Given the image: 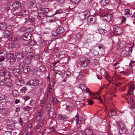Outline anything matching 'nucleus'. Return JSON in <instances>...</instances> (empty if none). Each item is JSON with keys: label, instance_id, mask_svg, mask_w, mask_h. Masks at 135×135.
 I'll use <instances>...</instances> for the list:
<instances>
[{"label": "nucleus", "instance_id": "29", "mask_svg": "<svg viewBox=\"0 0 135 135\" xmlns=\"http://www.w3.org/2000/svg\"><path fill=\"white\" fill-rule=\"evenodd\" d=\"M41 124L42 125H40H40L38 124L36 126L35 129L37 131H39L41 130V129L42 127L43 126L42 125V124Z\"/></svg>", "mask_w": 135, "mask_h": 135}, {"label": "nucleus", "instance_id": "24", "mask_svg": "<svg viewBox=\"0 0 135 135\" xmlns=\"http://www.w3.org/2000/svg\"><path fill=\"white\" fill-rule=\"evenodd\" d=\"M7 54V51L3 49L0 50V57H4Z\"/></svg>", "mask_w": 135, "mask_h": 135}, {"label": "nucleus", "instance_id": "23", "mask_svg": "<svg viewBox=\"0 0 135 135\" xmlns=\"http://www.w3.org/2000/svg\"><path fill=\"white\" fill-rule=\"evenodd\" d=\"M109 0H102L100 2L101 5L103 6H105L109 3Z\"/></svg>", "mask_w": 135, "mask_h": 135}, {"label": "nucleus", "instance_id": "11", "mask_svg": "<svg viewBox=\"0 0 135 135\" xmlns=\"http://www.w3.org/2000/svg\"><path fill=\"white\" fill-rule=\"evenodd\" d=\"M87 19L88 22L91 24H94L95 21L94 17L91 16L87 17Z\"/></svg>", "mask_w": 135, "mask_h": 135}, {"label": "nucleus", "instance_id": "28", "mask_svg": "<svg viewBox=\"0 0 135 135\" xmlns=\"http://www.w3.org/2000/svg\"><path fill=\"white\" fill-rule=\"evenodd\" d=\"M22 15L21 16H25L27 15L28 14L29 12L28 11L26 10H23L21 11Z\"/></svg>", "mask_w": 135, "mask_h": 135}, {"label": "nucleus", "instance_id": "54", "mask_svg": "<svg viewBox=\"0 0 135 135\" xmlns=\"http://www.w3.org/2000/svg\"><path fill=\"white\" fill-rule=\"evenodd\" d=\"M54 18L52 16H50V19L49 20V21L50 22H52L55 21Z\"/></svg>", "mask_w": 135, "mask_h": 135}, {"label": "nucleus", "instance_id": "47", "mask_svg": "<svg viewBox=\"0 0 135 135\" xmlns=\"http://www.w3.org/2000/svg\"><path fill=\"white\" fill-rule=\"evenodd\" d=\"M27 30V28L25 27H22L20 29V30L22 32L25 31Z\"/></svg>", "mask_w": 135, "mask_h": 135}, {"label": "nucleus", "instance_id": "37", "mask_svg": "<svg viewBox=\"0 0 135 135\" xmlns=\"http://www.w3.org/2000/svg\"><path fill=\"white\" fill-rule=\"evenodd\" d=\"M86 86L84 84H81L79 86V88L81 89L83 91L85 90Z\"/></svg>", "mask_w": 135, "mask_h": 135}, {"label": "nucleus", "instance_id": "30", "mask_svg": "<svg viewBox=\"0 0 135 135\" xmlns=\"http://www.w3.org/2000/svg\"><path fill=\"white\" fill-rule=\"evenodd\" d=\"M10 32L9 31L6 30L4 32V38H7L10 35Z\"/></svg>", "mask_w": 135, "mask_h": 135}, {"label": "nucleus", "instance_id": "52", "mask_svg": "<svg viewBox=\"0 0 135 135\" xmlns=\"http://www.w3.org/2000/svg\"><path fill=\"white\" fill-rule=\"evenodd\" d=\"M55 73L57 74L61 75H62V73L59 70H55Z\"/></svg>", "mask_w": 135, "mask_h": 135}, {"label": "nucleus", "instance_id": "58", "mask_svg": "<svg viewBox=\"0 0 135 135\" xmlns=\"http://www.w3.org/2000/svg\"><path fill=\"white\" fill-rule=\"evenodd\" d=\"M42 65V63L41 61L39 60L37 61V66L38 67L39 66H41Z\"/></svg>", "mask_w": 135, "mask_h": 135}, {"label": "nucleus", "instance_id": "62", "mask_svg": "<svg viewBox=\"0 0 135 135\" xmlns=\"http://www.w3.org/2000/svg\"><path fill=\"white\" fill-rule=\"evenodd\" d=\"M35 58L36 59H39L40 57V56L38 54H37V55H35Z\"/></svg>", "mask_w": 135, "mask_h": 135}, {"label": "nucleus", "instance_id": "56", "mask_svg": "<svg viewBox=\"0 0 135 135\" xmlns=\"http://www.w3.org/2000/svg\"><path fill=\"white\" fill-rule=\"evenodd\" d=\"M35 18L33 17H31L28 19V21L31 23L35 21Z\"/></svg>", "mask_w": 135, "mask_h": 135}, {"label": "nucleus", "instance_id": "43", "mask_svg": "<svg viewBox=\"0 0 135 135\" xmlns=\"http://www.w3.org/2000/svg\"><path fill=\"white\" fill-rule=\"evenodd\" d=\"M81 38V35L80 34H78L76 35V38L75 40L79 41V40Z\"/></svg>", "mask_w": 135, "mask_h": 135}, {"label": "nucleus", "instance_id": "2", "mask_svg": "<svg viewBox=\"0 0 135 135\" xmlns=\"http://www.w3.org/2000/svg\"><path fill=\"white\" fill-rule=\"evenodd\" d=\"M79 64L82 68H86L90 64V62L87 58L82 57L81 58L80 60Z\"/></svg>", "mask_w": 135, "mask_h": 135}, {"label": "nucleus", "instance_id": "14", "mask_svg": "<svg viewBox=\"0 0 135 135\" xmlns=\"http://www.w3.org/2000/svg\"><path fill=\"white\" fill-rule=\"evenodd\" d=\"M45 107V108L47 110H49L51 112H54V109L53 107H51V105L49 103H46Z\"/></svg>", "mask_w": 135, "mask_h": 135}, {"label": "nucleus", "instance_id": "1", "mask_svg": "<svg viewBox=\"0 0 135 135\" xmlns=\"http://www.w3.org/2000/svg\"><path fill=\"white\" fill-rule=\"evenodd\" d=\"M64 31L63 27L61 26H59L56 31L53 32L52 36L53 37H56L57 38H59L60 36V35L63 33Z\"/></svg>", "mask_w": 135, "mask_h": 135}, {"label": "nucleus", "instance_id": "32", "mask_svg": "<svg viewBox=\"0 0 135 135\" xmlns=\"http://www.w3.org/2000/svg\"><path fill=\"white\" fill-rule=\"evenodd\" d=\"M98 32L100 34H104L107 32V31L104 29L99 28L98 29Z\"/></svg>", "mask_w": 135, "mask_h": 135}, {"label": "nucleus", "instance_id": "64", "mask_svg": "<svg viewBox=\"0 0 135 135\" xmlns=\"http://www.w3.org/2000/svg\"><path fill=\"white\" fill-rule=\"evenodd\" d=\"M82 75L80 74H79V75L77 76V79L78 80H80L82 78Z\"/></svg>", "mask_w": 135, "mask_h": 135}, {"label": "nucleus", "instance_id": "13", "mask_svg": "<svg viewBox=\"0 0 135 135\" xmlns=\"http://www.w3.org/2000/svg\"><path fill=\"white\" fill-rule=\"evenodd\" d=\"M7 57L10 59L11 62H13L16 60V59L14 56V55L11 53H9L7 54Z\"/></svg>", "mask_w": 135, "mask_h": 135}, {"label": "nucleus", "instance_id": "10", "mask_svg": "<svg viewBox=\"0 0 135 135\" xmlns=\"http://www.w3.org/2000/svg\"><path fill=\"white\" fill-rule=\"evenodd\" d=\"M38 13L37 17L39 20H40L43 19L46 16V14L44 13L43 12L41 11L40 10L39 11L38 10Z\"/></svg>", "mask_w": 135, "mask_h": 135}, {"label": "nucleus", "instance_id": "50", "mask_svg": "<svg viewBox=\"0 0 135 135\" xmlns=\"http://www.w3.org/2000/svg\"><path fill=\"white\" fill-rule=\"evenodd\" d=\"M27 89L25 87H23L20 90V92L22 93H24Z\"/></svg>", "mask_w": 135, "mask_h": 135}, {"label": "nucleus", "instance_id": "41", "mask_svg": "<svg viewBox=\"0 0 135 135\" xmlns=\"http://www.w3.org/2000/svg\"><path fill=\"white\" fill-rule=\"evenodd\" d=\"M12 94L14 97H16L18 95V92L16 90H14L13 91Z\"/></svg>", "mask_w": 135, "mask_h": 135}, {"label": "nucleus", "instance_id": "9", "mask_svg": "<svg viewBox=\"0 0 135 135\" xmlns=\"http://www.w3.org/2000/svg\"><path fill=\"white\" fill-rule=\"evenodd\" d=\"M21 5V3L18 1L13 3L12 4V6L14 10L16 11L20 7Z\"/></svg>", "mask_w": 135, "mask_h": 135}, {"label": "nucleus", "instance_id": "55", "mask_svg": "<svg viewBox=\"0 0 135 135\" xmlns=\"http://www.w3.org/2000/svg\"><path fill=\"white\" fill-rule=\"evenodd\" d=\"M25 66L24 63L23 62L19 64V67L21 69H23Z\"/></svg>", "mask_w": 135, "mask_h": 135}, {"label": "nucleus", "instance_id": "42", "mask_svg": "<svg viewBox=\"0 0 135 135\" xmlns=\"http://www.w3.org/2000/svg\"><path fill=\"white\" fill-rule=\"evenodd\" d=\"M97 94L99 96V97H97L95 96V97L93 98V99H97L98 100H99L101 102H102V99L101 98V97H100L99 95V93H97Z\"/></svg>", "mask_w": 135, "mask_h": 135}, {"label": "nucleus", "instance_id": "26", "mask_svg": "<svg viewBox=\"0 0 135 135\" xmlns=\"http://www.w3.org/2000/svg\"><path fill=\"white\" fill-rule=\"evenodd\" d=\"M132 14L130 13V10L128 9H126L124 10V15L127 17H128Z\"/></svg>", "mask_w": 135, "mask_h": 135}, {"label": "nucleus", "instance_id": "48", "mask_svg": "<svg viewBox=\"0 0 135 135\" xmlns=\"http://www.w3.org/2000/svg\"><path fill=\"white\" fill-rule=\"evenodd\" d=\"M81 69H82V70L81 71L82 72L84 73V74H87L89 72V71L85 69H83V68H82Z\"/></svg>", "mask_w": 135, "mask_h": 135}, {"label": "nucleus", "instance_id": "53", "mask_svg": "<svg viewBox=\"0 0 135 135\" xmlns=\"http://www.w3.org/2000/svg\"><path fill=\"white\" fill-rule=\"evenodd\" d=\"M3 135H12V134L10 132L6 131L3 133Z\"/></svg>", "mask_w": 135, "mask_h": 135}, {"label": "nucleus", "instance_id": "20", "mask_svg": "<svg viewBox=\"0 0 135 135\" xmlns=\"http://www.w3.org/2000/svg\"><path fill=\"white\" fill-rule=\"evenodd\" d=\"M7 28V25L4 22L0 23V29L2 30H5Z\"/></svg>", "mask_w": 135, "mask_h": 135}, {"label": "nucleus", "instance_id": "8", "mask_svg": "<svg viewBox=\"0 0 135 135\" xmlns=\"http://www.w3.org/2000/svg\"><path fill=\"white\" fill-rule=\"evenodd\" d=\"M31 36V34L29 32H26L23 35L22 37L23 40H30Z\"/></svg>", "mask_w": 135, "mask_h": 135}, {"label": "nucleus", "instance_id": "35", "mask_svg": "<svg viewBox=\"0 0 135 135\" xmlns=\"http://www.w3.org/2000/svg\"><path fill=\"white\" fill-rule=\"evenodd\" d=\"M31 47L30 46H27L25 47L24 48V50L25 52H29V51H30Z\"/></svg>", "mask_w": 135, "mask_h": 135}, {"label": "nucleus", "instance_id": "5", "mask_svg": "<svg viewBox=\"0 0 135 135\" xmlns=\"http://www.w3.org/2000/svg\"><path fill=\"white\" fill-rule=\"evenodd\" d=\"M113 31L116 35L121 34L123 32L122 29L121 28L116 26H113Z\"/></svg>", "mask_w": 135, "mask_h": 135}, {"label": "nucleus", "instance_id": "34", "mask_svg": "<svg viewBox=\"0 0 135 135\" xmlns=\"http://www.w3.org/2000/svg\"><path fill=\"white\" fill-rule=\"evenodd\" d=\"M4 76V77L6 79H9L10 76L9 73L6 70Z\"/></svg>", "mask_w": 135, "mask_h": 135}, {"label": "nucleus", "instance_id": "7", "mask_svg": "<svg viewBox=\"0 0 135 135\" xmlns=\"http://www.w3.org/2000/svg\"><path fill=\"white\" fill-rule=\"evenodd\" d=\"M135 89V85L133 84H129V88L128 90V92L129 94H131L132 93H133Z\"/></svg>", "mask_w": 135, "mask_h": 135}, {"label": "nucleus", "instance_id": "51", "mask_svg": "<svg viewBox=\"0 0 135 135\" xmlns=\"http://www.w3.org/2000/svg\"><path fill=\"white\" fill-rule=\"evenodd\" d=\"M132 103H131V107H133V108H135V102L134 101V100H132Z\"/></svg>", "mask_w": 135, "mask_h": 135}, {"label": "nucleus", "instance_id": "6", "mask_svg": "<svg viewBox=\"0 0 135 135\" xmlns=\"http://www.w3.org/2000/svg\"><path fill=\"white\" fill-rule=\"evenodd\" d=\"M45 120V118L43 116L37 115L34 120L35 122L39 123V124L41 123L42 125H43Z\"/></svg>", "mask_w": 135, "mask_h": 135}, {"label": "nucleus", "instance_id": "45", "mask_svg": "<svg viewBox=\"0 0 135 135\" xmlns=\"http://www.w3.org/2000/svg\"><path fill=\"white\" fill-rule=\"evenodd\" d=\"M59 119H62L64 121H65L66 118L63 115L59 116L58 117Z\"/></svg>", "mask_w": 135, "mask_h": 135}, {"label": "nucleus", "instance_id": "60", "mask_svg": "<svg viewBox=\"0 0 135 135\" xmlns=\"http://www.w3.org/2000/svg\"><path fill=\"white\" fill-rule=\"evenodd\" d=\"M30 45H32L35 44V41L34 40H32L29 43Z\"/></svg>", "mask_w": 135, "mask_h": 135}, {"label": "nucleus", "instance_id": "59", "mask_svg": "<svg viewBox=\"0 0 135 135\" xmlns=\"http://www.w3.org/2000/svg\"><path fill=\"white\" fill-rule=\"evenodd\" d=\"M89 93V95H92V98L93 99V97L94 98V97L95 96V94H97V93H94L92 94V93L91 91H90V92H88Z\"/></svg>", "mask_w": 135, "mask_h": 135}, {"label": "nucleus", "instance_id": "61", "mask_svg": "<svg viewBox=\"0 0 135 135\" xmlns=\"http://www.w3.org/2000/svg\"><path fill=\"white\" fill-rule=\"evenodd\" d=\"M80 1V0H71L72 2L76 4L78 3Z\"/></svg>", "mask_w": 135, "mask_h": 135}, {"label": "nucleus", "instance_id": "44", "mask_svg": "<svg viewBox=\"0 0 135 135\" xmlns=\"http://www.w3.org/2000/svg\"><path fill=\"white\" fill-rule=\"evenodd\" d=\"M6 81V80L4 79L1 80L0 81V85H5Z\"/></svg>", "mask_w": 135, "mask_h": 135}, {"label": "nucleus", "instance_id": "38", "mask_svg": "<svg viewBox=\"0 0 135 135\" xmlns=\"http://www.w3.org/2000/svg\"><path fill=\"white\" fill-rule=\"evenodd\" d=\"M31 59L27 57L25 60V62L26 64L28 65H29L30 64L31 62Z\"/></svg>", "mask_w": 135, "mask_h": 135}, {"label": "nucleus", "instance_id": "15", "mask_svg": "<svg viewBox=\"0 0 135 135\" xmlns=\"http://www.w3.org/2000/svg\"><path fill=\"white\" fill-rule=\"evenodd\" d=\"M11 47L12 48L15 47L17 48L21 46V44L20 42L17 41L14 43H12L11 44Z\"/></svg>", "mask_w": 135, "mask_h": 135}, {"label": "nucleus", "instance_id": "46", "mask_svg": "<svg viewBox=\"0 0 135 135\" xmlns=\"http://www.w3.org/2000/svg\"><path fill=\"white\" fill-rule=\"evenodd\" d=\"M15 124L12 123V124H10L9 127V128L11 129H13L15 128Z\"/></svg>", "mask_w": 135, "mask_h": 135}, {"label": "nucleus", "instance_id": "4", "mask_svg": "<svg viewBox=\"0 0 135 135\" xmlns=\"http://www.w3.org/2000/svg\"><path fill=\"white\" fill-rule=\"evenodd\" d=\"M39 81L37 79H32L27 82V85L31 86H36L39 84Z\"/></svg>", "mask_w": 135, "mask_h": 135}, {"label": "nucleus", "instance_id": "31", "mask_svg": "<svg viewBox=\"0 0 135 135\" xmlns=\"http://www.w3.org/2000/svg\"><path fill=\"white\" fill-rule=\"evenodd\" d=\"M40 10L41 11L43 12L44 13H47L49 11V9L46 8L39 9L38 11H39Z\"/></svg>", "mask_w": 135, "mask_h": 135}, {"label": "nucleus", "instance_id": "27", "mask_svg": "<svg viewBox=\"0 0 135 135\" xmlns=\"http://www.w3.org/2000/svg\"><path fill=\"white\" fill-rule=\"evenodd\" d=\"M23 69V72L24 73H26L28 72L30 70V67L27 66H25Z\"/></svg>", "mask_w": 135, "mask_h": 135}, {"label": "nucleus", "instance_id": "18", "mask_svg": "<svg viewBox=\"0 0 135 135\" xmlns=\"http://www.w3.org/2000/svg\"><path fill=\"white\" fill-rule=\"evenodd\" d=\"M47 103H49V102L47 101H46L44 99H42L40 100V105L42 107V108H45V106Z\"/></svg>", "mask_w": 135, "mask_h": 135}, {"label": "nucleus", "instance_id": "21", "mask_svg": "<svg viewBox=\"0 0 135 135\" xmlns=\"http://www.w3.org/2000/svg\"><path fill=\"white\" fill-rule=\"evenodd\" d=\"M102 17L105 16L106 17L105 19L108 21H109L111 20L112 18V15L111 14H108L106 15H104V16L102 15Z\"/></svg>", "mask_w": 135, "mask_h": 135}, {"label": "nucleus", "instance_id": "63", "mask_svg": "<svg viewBox=\"0 0 135 135\" xmlns=\"http://www.w3.org/2000/svg\"><path fill=\"white\" fill-rule=\"evenodd\" d=\"M65 74H66L67 76H69L71 74V73L69 71H67L65 72Z\"/></svg>", "mask_w": 135, "mask_h": 135}, {"label": "nucleus", "instance_id": "3", "mask_svg": "<svg viewBox=\"0 0 135 135\" xmlns=\"http://www.w3.org/2000/svg\"><path fill=\"white\" fill-rule=\"evenodd\" d=\"M118 124V127L119 129V132L120 134H125L126 132V130L125 128L124 123L122 121H120L118 123L116 122Z\"/></svg>", "mask_w": 135, "mask_h": 135}, {"label": "nucleus", "instance_id": "19", "mask_svg": "<svg viewBox=\"0 0 135 135\" xmlns=\"http://www.w3.org/2000/svg\"><path fill=\"white\" fill-rule=\"evenodd\" d=\"M93 133V130L90 128L86 129L85 131V135H92Z\"/></svg>", "mask_w": 135, "mask_h": 135}, {"label": "nucleus", "instance_id": "39", "mask_svg": "<svg viewBox=\"0 0 135 135\" xmlns=\"http://www.w3.org/2000/svg\"><path fill=\"white\" fill-rule=\"evenodd\" d=\"M43 114V109H42V108H41V109L39 110L38 112V113L37 114L38 116H42V115Z\"/></svg>", "mask_w": 135, "mask_h": 135}, {"label": "nucleus", "instance_id": "40", "mask_svg": "<svg viewBox=\"0 0 135 135\" xmlns=\"http://www.w3.org/2000/svg\"><path fill=\"white\" fill-rule=\"evenodd\" d=\"M33 54L31 52H28L27 54V57L31 59L33 57Z\"/></svg>", "mask_w": 135, "mask_h": 135}, {"label": "nucleus", "instance_id": "49", "mask_svg": "<svg viewBox=\"0 0 135 135\" xmlns=\"http://www.w3.org/2000/svg\"><path fill=\"white\" fill-rule=\"evenodd\" d=\"M21 82H22V80H16V83L17 85H21L22 84Z\"/></svg>", "mask_w": 135, "mask_h": 135}, {"label": "nucleus", "instance_id": "33", "mask_svg": "<svg viewBox=\"0 0 135 135\" xmlns=\"http://www.w3.org/2000/svg\"><path fill=\"white\" fill-rule=\"evenodd\" d=\"M109 114L110 113L111 114V116H114L116 115V114L117 113V112L116 111L113 109H109Z\"/></svg>", "mask_w": 135, "mask_h": 135}, {"label": "nucleus", "instance_id": "57", "mask_svg": "<svg viewBox=\"0 0 135 135\" xmlns=\"http://www.w3.org/2000/svg\"><path fill=\"white\" fill-rule=\"evenodd\" d=\"M6 70H2V71L0 73V74L2 76H4L5 75V73H6Z\"/></svg>", "mask_w": 135, "mask_h": 135}, {"label": "nucleus", "instance_id": "22", "mask_svg": "<svg viewBox=\"0 0 135 135\" xmlns=\"http://www.w3.org/2000/svg\"><path fill=\"white\" fill-rule=\"evenodd\" d=\"M15 55L16 57L19 59H21L23 57L22 54L19 52L16 53Z\"/></svg>", "mask_w": 135, "mask_h": 135}, {"label": "nucleus", "instance_id": "16", "mask_svg": "<svg viewBox=\"0 0 135 135\" xmlns=\"http://www.w3.org/2000/svg\"><path fill=\"white\" fill-rule=\"evenodd\" d=\"M88 15L86 12H83L79 14V17L80 19L81 20H83L85 18H87V16Z\"/></svg>", "mask_w": 135, "mask_h": 135}, {"label": "nucleus", "instance_id": "12", "mask_svg": "<svg viewBox=\"0 0 135 135\" xmlns=\"http://www.w3.org/2000/svg\"><path fill=\"white\" fill-rule=\"evenodd\" d=\"M13 72L15 76L17 78H19L20 77L21 72L20 70L17 69H14L13 70Z\"/></svg>", "mask_w": 135, "mask_h": 135}, {"label": "nucleus", "instance_id": "36", "mask_svg": "<svg viewBox=\"0 0 135 135\" xmlns=\"http://www.w3.org/2000/svg\"><path fill=\"white\" fill-rule=\"evenodd\" d=\"M75 117L76 118V121L77 124H79L81 122V120H79V115L78 114H77L75 116Z\"/></svg>", "mask_w": 135, "mask_h": 135}, {"label": "nucleus", "instance_id": "17", "mask_svg": "<svg viewBox=\"0 0 135 135\" xmlns=\"http://www.w3.org/2000/svg\"><path fill=\"white\" fill-rule=\"evenodd\" d=\"M12 82L11 79L6 80L5 85L9 87H11L12 86Z\"/></svg>", "mask_w": 135, "mask_h": 135}, {"label": "nucleus", "instance_id": "25", "mask_svg": "<svg viewBox=\"0 0 135 135\" xmlns=\"http://www.w3.org/2000/svg\"><path fill=\"white\" fill-rule=\"evenodd\" d=\"M45 70V67L44 65L40 66L37 68V71H44Z\"/></svg>", "mask_w": 135, "mask_h": 135}]
</instances>
